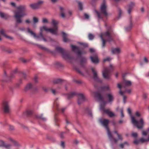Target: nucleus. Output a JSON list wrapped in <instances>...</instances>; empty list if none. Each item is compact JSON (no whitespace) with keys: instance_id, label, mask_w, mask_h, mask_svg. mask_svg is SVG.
Returning a JSON list of instances; mask_svg holds the SVG:
<instances>
[{"instance_id":"nucleus-1","label":"nucleus","mask_w":149,"mask_h":149,"mask_svg":"<svg viewBox=\"0 0 149 149\" xmlns=\"http://www.w3.org/2000/svg\"><path fill=\"white\" fill-rule=\"evenodd\" d=\"M58 23V21L54 19L52 20V24L54 28H48L46 26H43L40 28V33L39 35H36V33L31 30L29 28H27V32L36 38L38 39L40 37H41L45 42L52 41L53 40L50 38L49 37L45 38L44 37L42 34V31L44 30L46 31H48L53 34L57 35L58 28L57 25Z\"/></svg>"},{"instance_id":"nucleus-2","label":"nucleus","mask_w":149,"mask_h":149,"mask_svg":"<svg viewBox=\"0 0 149 149\" xmlns=\"http://www.w3.org/2000/svg\"><path fill=\"white\" fill-rule=\"evenodd\" d=\"M17 10L14 11V17L17 23H21L22 20L21 18L27 15L26 12V6L25 5H21L17 7Z\"/></svg>"},{"instance_id":"nucleus-3","label":"nucleus","mask_w":149,"mask_h":149,"mask_svg":"<svg viewBox=\"0 0 149 149\" xmlns=\"http://www.w3.org/2000/svg\"><path fill=\"white\" fill-rule=\"evenodd\" d=\"M95 95L96 97L98 100L102 102L101 103L100 105V109L104 112L107 113L109 117H111L114 116V114L112 111H110L109 109H105L104 107L106 104L107 102H104V100L103 97L101 95V94L99 92H95Z\"/></svg>"},{"instance_id":"nucleus-4","label":"nucleus","mask_w":149,"mask_h":149,"mask_svg":"<svg viewBox=\"0 0 149 149\" xmlns=\"http://www.w3.org/2000/svg\"><path fill=\"white\" fill-rule=\"evenodd\" d=\"M127 112L131 116V121L133 125L136 126L138 129L142 128L144 124L143 119L141 118L139 121L136 120L134 117L132 115L131 110L130 108L128 109Z\"/></svg>"},{"instance_id":"nucleus-5","label":"nucleus","mask_w":149,"mask_h":149,"mask_svg":"<svg viewBox=\"0 0 149 149\" xmlns=\"http://www.w3.org/2000/svg\"><path fill=\"white\" fill-rule=\"evenodd\" d=\"M100 122L106 128L109 138L111 140L114 142H116L118 140L114 139L112 136V135L108 127L109 120L108 119H101L100 120Z\"/></svg>"},{"instance_id":"nucleus-6","label":"nucleus","mask_w":149,"mask_h":149,"mask_svg":"<svg viewBox=\"0 0 149 149\" xmlns=\"http://www.w3.org/2000/svg\"><path fill=\"white\" fill-rule=\"evenodd\" d=\"M17 69L14 70L12 72L10 76L7 75L6 72L5 70L4 71L3 79L2 81L6 83H10L12 82V79L14 78L15 74L17 73Z\"/></svg>"},{"instance_id":"nucleus-7","label":"nucleus","mask_w":149,"mask_h":149,"mask_svg":"<svg viewBox=\"0 0 149 149\" xmlns=\"http://www.w3.org/2000/svg\"><path fill=\"white\" fill-rule=\"evenodd\" d=\"M100 37L102 41V47H103L105 46L106 41L110 42L113 40L108 31H107L103 35L101 34Z\"/></svg>"},{"instance_id":"nucleus-8","label":"nucleus","mask_w":149,"mask_h":149,"mask_svg":"<svg viewBox=\"0 0 149 149\" xmlns=\"http://www.w3.org/2000/svg\"><path fill=\"white\" fill-rule=\"evenodd\" d=\"M113 66L111 65H110L109 68H104V70L102 72L103 76L104 78L107 79H110V71L113 70Z\"/></svg>"},{"instance_id":"nucleus-9","label":"nucleus","mask_w":149,"mask_h":149,"mask_svg":"<svg viewBox=\"0 0 149 149\" xmlns=\"http://www.w3.org/2000/svg\"><path fill=\"white\" fill-rule=\"evenodd\" d=\"M104 2L101 5L100 8L101 13L106 17L108 15V13L107 11V6L105 2V0H103Z\"/></svg>"},{"instance_id":"nucleus-10","label":"nucleus","mask_w":149,"mask_h":149,"mask_svg":"<svg viewBox=\"0 0 149 149\" xmlns=\"http://www.w3.org/2000/svg\"><path fill=\"white\" fill-rule=\"evenodd\" d=\"M86 100L85 95L82 94H79L78 97V103L80 104Z\"/></svg>"},{"instance_id":"nucleus-11","label":"nucleus","mask_w":149,"mask_h":149,"mask_svg":"<svg viewBox=\"0 0 149 149\" xmlns=\"http://www.w3.org/2000/svg\"><path fill=\"white\" fill-rule=\"evenodd\" d=\"M72 51L76 52L77 54L79 56L81 55L83 53H85V52L81 51L80 50L79 47L76 46L72 45Z\"/></svg>"},{"instance_id":"nucleus-12","label":"nucleus","mask_w":149,"mask_h":149,"mask_svg":"<svg viewBox=\"0 0 149 149\" xmlns=\"http://www.w3.org/2000/svg\"><path fill=\"white\" fill-rule=\"evenodd\" d=\"M4 112L5 113H8L10 111V109L8 102L7 101H4L3 103Z\"/></svg>"},{"instance_id":"nucleus-13","label":"nucleus","mask_w":149,"mask_h":149,"mask_svg":"<svg viewBox=\"0 0 149 149\" xmlns=\"http://www.w3.org/2000/svg\"><path fill=\"white\" fill-rule=\"evenodd\" d=\"M91 70L93 74V77L94 79L97 82H102V80L98 78L97 76V72L95 69L93 68H92Z\"/></svg>"},{"instance_id":"nucleus-14","label":"nucleus","mask_w":149,"mask_h":149,"mask_svg":"<svg viewBox=\"0 0 149 149\" xmlns=\"http://www.w3.org/2000/svg\"><path fill=\"white\" fill-rule=\"evenodd\" d=\"M55 50L61 54L64 58H65V52L64 49L61 47L56 46L55 47Z\"/></svg>"},{"instance_id":"nucleus-15","label":"nucleus","mask_w":149,"mask_h":149,"mask_svg":"<svg viewBox=\"0 0 149 149\" xmlns=\"http://www.w3.org/2000/svg\"><path fill=\"white\" fill-rule=\"evenodd\" d=\"M43 2L42 1H40L37 3L31 4L30 5V6L32 9H36L40 7V5Z\"/></svg>"},{"instance_id":"nucleus-16","label":"nucleus","mask_w":149,"mask_h":149,"mask_svg":"<svg viewBox=\"0 0 149 149\" xmlns=\"http://www.w3.org/2000/svg\"><path fill=\"white\" fill-rule=\"evenodd\" d=\"M92 62L94 63H98L99 62L98 57L96 54H95L90 57Z\"/></svg>"},{"instance_id":"nucleus-17","label":"nucleus","mask_w":149,"mask_h":149,"mask_svg":"<svg viewBox=\"0 0 149 149\" xmlns=\"http://www.w3.org/2000/svg\"><path fill=\"white\" fill-rule=\"evenodd\" d=\"M33 85L31 83H29L26 84L24 87V91H26L29 90H31L33 87Z\"/></svg>"},{"instance_id":"nucleus-18","label":"nucleus","mask_w":149,"mask_h":149,"mask_svg":"<svg viewBox=\"0 0 149 149\" xmlns=\"http://www.w3.org/2000/svg\"><path fill=\"white\" fill-rule=\"evenodd\" d=\"M58 98H57L55 100L54 104V106L55 109L58 111H60V108L59 107V104L57 102Z\"/></svg>"},{"instance_id":"nucleus-19","label":"nucleus","mask_w":149,"mask_h":149,"mask_svg":"<svg viewBox=\"0 0 149 149\" xmlns=\"http://www.w3.org/2000/svg\"><path fill=\"white\" fill-rule=\"evenodd\" d=\"M114 133H116V134L117 135V136H118V139H117L118 140H117V141L116 142H113V141H112L110 139V141H111V142L112 143H117L118 141V140H120L121 141H122L123 139V138L122 137V135L121 134H119L116 131V130H115L114 131ZM112 136V137L114 139H115L114 138L113 136Z\"/></svg>"},{"instance_id":"nucleus-20","label":"nucleus","mask_w":149,"mask_h":149,"mask_svg":"<svg viewBox=\"0 0 149 149\" xmlns=\"http://www.w3.org/2000/svg\"><path fill=\"white\" fill-rule=\"evenodd\" d=\"M111 51L112 53L113 54H118L121 52L120 49L119 48H113Z\"/></svg>"},{"instance_id":"nucleus-21","label":"nucleus","mask_w":149,"mask_h":149,"mask_svg":"<svg viewBox=\"0 0 149 149\" xmlns=\"http://www.w3.org/2000/svg\"><path fill=\"white\" fill-rule=\"evenodd\" d=\"M134 6L135 4L133 2H131L128 6V12L129 14L131 13V10Z\"/></svg>"},{"instance_id":"nucleus-22","label":"nucleus","mask_w":149,"mask_h":149,"mask_svg":"<svg viewBox=\"0 0 149 149\" xmlns=\"http://www.w3.org/2000/svg\"><path fill=\"white\" fill-rule=\"evenodd\" d=\"M106 96L109 102H111L113 101L114 97L113 95L111 93H108L107 94Z\"/></svg>"},{"instance_id":"nucleus-23","label":"nucleus","mask_w":149,"mask_h":149,"mask_svg":"<svg viewBox=\"0 0 149 149\" xmlns=\"http://www.w3.org/2000/svg\"><path fill=\"white\" fill-rule=\"evenodd\" d=\"M133 26V24L132 22L131 19L130 20V24L129 26L125 28V30L127 31H130L132 29Z\"/></svg>"},{"instance_id":"nucleus-24","label":"nucleus","mask_w":149,"mask_h":149,"mask_svg":"<svg viewBox=\"0 0 149 149\" xmlns=\"http://www.w3.org/2000/svg\"><path fill=\"white\" fill-rule=\"evenodd\" d=\"M76 94L75 93L73 92L70 93L67 95L66 94V96L67 95L68 99H70L73 97V96L75 95Z\"/></svg>"},{"instance_id":"nucleus-25","label":"nucleus","mask_w":149,"mask_h":149,"mask_svg":"<svg viewBox=\"0 0 149 149\" xmlns=\"http://www.w3.org/2000/svg\"><path fill=\"white\" fill-rule=\"evenodd\" d=\"M0 16L2 18L7 19L9 17V16L7 14L0 12Z\"/></svg>"},{"instance_id":"nucleus-26","label":"nucleus","mask_w":149,"mask_h":149,"mask_svg":"<svg viewBox=\"0 0 149 149\" xmlns=\"http://www.w3.org/2000/svg\"><path fill=\"white\" fill-rule=\"evenodd\" d=\"M63 80L60 79H55L53 81V83L54 84H58L62 82Z\"/></svg>"},{"instance_id":"nucleus-27","label":"nucleus","mask_w":149,"mask_h":149,"mask_svg":"<svg viewBox=\"0 0 149 149\" xmlns=\"http://www.w3.org/2000/svg\"><path fill=\"white\" fill-rule=\"evenodd\" d=\"M123 83L126 86H129L132 84V83L130 81L125 80L124 81Z\"/></svg>"},{"instance_id":"nucleus-28","label":"nucleus","mask_w":149,"mask_h":149,"mask_svg":"<svg viewBox=\"0 0 149 149\" xmlns=\"http://www.w3.org/2000/svg\"><path fill=\"white\" fill-rule=\"evenodd\" d=\"M72 15V12L70 10H68L66 13V18H68Z\"/></svg>"},{"instance_id":"nucleus-29","label":"nucleus","mask_w":149,"mask_h":149,"mask_svg":"<svg viewBox=\"0 0 149 149\" xmlns=\"http://www.w3.org/2000/svg\"><path fill=\"white\" fill-rule=\"evenodd\" d=\"M95 12L97 15V17L98 19H103V18L100 13L96 10H95Z\"/></svg>"},{"instance_id":"nucleus-30","label":"nucleus","mask_w":149,"mask_h":149,"mask_svg":"<svg viewBox=\"0 0 149 149\" xmlns=\"http://www.w3.org/2000/svg\"><path fill=\"white\" fill-rule=\"evenodd\" d=\"M125 145L128 146L129 145V144L127 142H125L124 143L120 144V146L121 148H123Z\"/></svg>"},{"instance_id":"nucleus-31","label":"nucleus","mask_w":149,"mask_h":149,"mask_svg":"<svg viewBox=\"0 0 149 149\" xmlns=\"http://www.w3.org/2000/svg\"><path fill=\"white\" fill-rule=\"evenodd\" d=\"M39 47L41 49L45 50V51H46V52H49V50L48 49L42 45H40L39 46Z\"/></svg>"},{"instance_id":"nucleus-32","label":"nucleus","mask_w":149,"mask_h":149,"mask_svg":"<svg viewBox=\"0 0 149 149\" xmlns=\"http://www.w3.org/2000/svg\"><path fill=\"white\" fill-rule=\"evenodd\" d=\"M60 10L61 12V15L62 17H64L65 14L63 12V8L61 7H60Z\"/></svg>"},{"instance_id":"nucleus-33","label":"nucleus","mask_w":149,"mask_h":149,"mask_svg":"<svg viewBox=\"0 0 149 149\" xmlns=\"http://www.w3.org/2000/svg\"><path fill=\"white\" fill-rule=\"evenodd\" d=\"M78 3L79 9L81 10H82L83 9L82 3L79 1L78 2Z\"/></svg>"},{"instance_id":"nucleus-34","label":"nucleus","mask_w":149,"mask_h":149,"mask_svg":"<svg viewBox=\"0 0 149 149\" xmlns=\"http://www.w3.org/2000/svg\"><path fill=\"white\" fill-rule=\"evenodd\" d=\"M37 118H39L44 121L46 120V118L45 117H43V115L42 114L40 116H37Z\"/></svg>"},{"instance_id":"nucleus-35","label":"nucleus","mask_w":149,"mask_h":149,"mask_svg":"<svg viewBox=\"0 0 149 149\" xmlns=\"http://www.w3.org/2000/svg\"><path fill=\"white\" fill-rule=\"evenodd\" d=\"M110 89L109 86L108 85L103 86L102 88V90L103 91L105 90H109Z\"/></svg>"},{"instance_id":"nucleus-36","label":"nucleus","mask_w":149,"mask_h":149,"mask_svg":"<svg viewBox=\"0 0 149 149\" xmlns=\"http://www.w3.org/2000/svg\"><path fill=\"white\" fill-rule=\"evenodd\" d=\"M38 90V89L37 88L33 87L31 89L32 92L33 93H34L36 92Z\"/></svg>"},{"instance_id":"nucleus-37","label":"nucleus","mask_w":149,"mask_h":149,"mask_svg":"<svg viewBox=\"0 0 149 149\" xmlns=\"http://www.w3.org/2000/svg\"><path fill=\"white\" fill-rule=\"evenodd\" d=\"M88 37L90 40H92L94 38V36L91 33H89L88 35Z\"/></svg>"},{"instance_id":"nucleus-38","label":"nucleus","mask_w":149,"mask_h":149,"mask_svg":"<svg viewBox=\"0 0 149 149\" xmlns=\"http://www.w3.org/2000/svg\"><path fill=\"white\" fill-rule=\"evenodd\" d=\"M65 133L64 132H61L60 133V138L62 139H63L64 138Z\"/></svg>"},{"instance_id":"nucleus-39","label":"nucleus","mask_w":149,"mask_h":149,"mask_svg":"<svg viewBox=\"0 0 149 149\" xmlns=\"http://www.w3.org/2000/svg\"><path fill=\"white\" fill-rule=\"evenodd\" d=\"M86 61V60L85 58L83 57L81 58V63L82 64L84 63H85Z\"/></svg>"},{"instance_id":"nucleus-40","label":"nucleus","mask_w":149,"mask_h":149,"mask_svg":"<svg viewBox=\"0 0 149 149\" xmlns=\"http://www.w3.org/2000/svg\"><path fill=\"white\" fill-rule=\"evenodd\" d=\"M38 19L37 18L34 17H33V21L34 24L37 23L38 22Z\"/></svg>"},{"instance_id":"nucleus-41","label":"nucleus","mask_w":149,"mask_h":149,"mask_svg":"<svg viewBox=\"0 0 149 149\" xmlns=\"http://www.w3.org/2000/svg\"><path fill=\"white\" fill-rule=\"evenodd\" d=\"M22 79H20L19 82L16 84V86L17 87H19L20 85L22 82Z\"/></svg>"},{"instance_id":"nucleus-42","label":"nucleus","mask_w":149,"mask_h":149,"mask_svg":"<svg viewBox=\"0 0 149 149\" xmlns=\"http://www.w3.org/2000/svg\"><path fill=\"white\" fill-rule=\"evenodd\" d=\"M57 114L55 113L54 115V121L55 122V125H58L56 123V122L58 120V119L56 117Z\"/></svg>"},{"instance_id":"nucleus-43","label":"nucleus","mask_w":149,"mask_h":149,"mask_svg":"<svg viewBox=\"0 0 149 149\" xmlns=\"http://www.w3.org/2000/svg\"><path fill=\"white\" fill-rule=\"evenodd\" d=\"M79 43L84 47H86L88 46V45L87 44L80 42H79Z\"/></svg>"},{"instance_id":"nucleus-44","label":"nucleus","mask_w":149,"mask_h":149,"mask_svg":"<svg viewBox=\"0 0 149 149\" xmlns=\"http://www.w3.org/2000/svg\"><path fill=\"white\" fill-rule=\"evenodd\" d=\"M146 139H145L142 138L140 139L139 140H140V142H141V143H143L145 142H147V141H146Z\"/></svg>"},{"instance_id":"nucleus-45","label":"nucleus","mask_w":149,"mask_h":149,"mask_svg":"<svg viewBox=\"0 0 149 149\" xmlns=\"http://www.w3.org/2000/svg\"><path fill=\"white\" fill-rule=\"evenodd\" d=\"M111 59L109 57H107L103 60L104 62L106 61H110Z\"/></svg>"},{"instance_id":"nucleus-46","label":"nucleus","mask_w":149,"mask_h":149,"mask_svg":"<svg viewBox=\"0 0 149 149\" xmlns=\"http://www.w3.org/2000/svg\"><path fill=\"white\" fill-rule=\"evenodd\" d=\"M5 146V143L3 141L0 140V146Z\"/></svg>"},{"instance_id":"nucleus-47","label":"nucleus","mask_w":149,"mask_h":149,"mask_svg":"<svg viewBox=\"0 0 149 149\" xmlns=\"http://www.w3.org/2000/svg\"><path fill=\"white\" fill-rule=\"evenodd\" d=\"M140 140H138L137 139H136L135 140L134 142V143L136 144H138L140 143Z\"/></svg>"},{"instance_id":"nucleus-48","label":"nucleus","mask_w":149,"mask_h":149,"mask_svg":"<svg viewBox=\"0 0 149 149\" xmlns=\"http://www.w3.org/2000/svg\"><path fill=\"white\" fill-rule=\"evenodd\" d=\"M60 146L61 147H62L63 148H64L65 146V142L64 141H61V143L60 144Z\"/></svg>"},{"instance_id":"nucleus-49","label":"nucleus","mask_w":149,"mask_h":149,"mask_svg":"<svg viewBox=\"0 0 149 149\" xmlns=\"http://www.w3.org/2000/svg\"><path fill=\"white\" fill-rule=\"evenodd\" d=\"M33 80L35 83H37L38 82V78L36 76L34 77L33 78Z\"/></svg>"},{"instance_id":"nucleus-50","label":"nucleus","mask_w":149,"mask_h":149,"mask_svg":"<svg viewBox=\"0 0 149 149\" xmlns=\"http://www.w3.org/2000/svg\"><path fill=\"white\" fill-rule=\"evenodd\" d=\"M132 135L133 137L136 138L137 136V134L136 133H134L132 134Z\"/></svg>"},{"instance_id":"nucleus-51","label":"nucleus","mask_w":149,"mask_h":149,"mask_svg":"<svg viewBox=\"0 0 149 149\" xmlns=\"http://www.w3.org/2000/svg\"><path fill=\"white\" fill-rule=\"evenodd\" d=\"M55 64L57 66H60L61 65V63L58 62H56L55 63Z\"/></svg>"},{"instance_id":"nucleus-52","label":"nucleus","mask_w":149,"mask_h":149,"mask_svg":"<svg viewBox=\"0 0 149 149\" xmlns=\"http://www.w3.org/2000/svg\"><path fill=\"white\" fill-rule=\"evenodd\" d=\"M62 33L63 34V42H65V33L64 32H62Z\"/></svg>"},{"instance_id":"nucleus-53","label":"nucleus","mask_w":149,"mask_h":149,"mask_svg":"<svg viewBox=\"0 0 149 149\" xmlns=\"http://www.w3.org/2000/svg\"><path fill=\"white\" fill-rule=\"evenodd\" d=\"M147 134V132L146 131H143L142 132V134L143 135L146 136Z\"/></svg>"},{"instance_id":"nucleus-54","label":"nucleus","mask_w":149,"mask_h":149,"mask_svg":"<svg viewBox=\"0 0 149 149\" xmlns=\"http://www.w3.org/2000/svg\"><path fill=\"white\" fill-rule=\"evenodd\" d=\"M120 112H121V116L122 118H123L124 117V115L123 114V109H121V110Z\"/></svg>"},{"instance_id":"nucleus-55","label":"nucleus","mask_w":149,"mask_h":149,"mask_svg":"<svg viewBox=\"0 0 149 149\" xmlns=\"http://www.w3.org/2000/svg\"><path fill=\"white\" fill-rule=\"evenodd\" d=\"M42 22L44 23H46L48 22V20L46 18H44L42 20Z\"/></svg>"},{"instance_id":"nucleus-56","label":"nucleus","mask_w":149,"mask_h":149,"mask_svg":"<svg viewBox=\"0 0 149 149\" xmlns=\"http://www.w3.org/2000/svg\"><path fill=\"white\" fill-rule=\"evenodd\" d=\"M27 114L28 115H30L32 113V111L30 110H28L27 111Z\"/></svg>"},{"instance_id":"nucleus-57","label":"nucleus","mask_w":149,"mask_h":149,"mask_svg":"<svg viewBox=\"0 0 149 149\" xmlns=\"http://www.w3.org/2000/svg\"><path fill=\"white\" fill-rule=\"evenodd\" d=\"M9 128L10 130H13L14 129V127L13 126L10 125L9 126Z\"/></svg>"},{"instance_id":"nucleus-58","label":"nucleus","mask_w":149,"mask_h":149,"mask_svg":"<svg viewBox=\"0 0 149 149\" xmlns=\"http://www.w3.org/2000/svg\"><path fill=\"white\" fill-rule=\"evenodd\" d=\"M136 116L139 117L140 116V113L138 111H136Z\"/></svg>"},{"instance_id":"nucleus-59","label":"nucleus","mask_w":149,"mask_h":149,"mask_svg":"<svg viewBox=\"0 0 149 149\" xmlns=\"http://www.w3.org/2000/svg\"><path fill=\"white\" fill-rule=\"evenodd\" d=\"M127 99V97L125 95L123 96V102L124 103H125L126 102V100Z\"/></svg>"},{"instance_id":"nucleus-60","label":"nucleus","mask_w":149,"mask_h":149,"mask_svg":"<svg viewBox=\"0 0 149 149\" xmlns=\"http://www.w3.org/2000/svg\"><path fill=\"white\" fill-rule=\"evenodd\" d=\"M118 87L120 89H121L122 87V86L120 84L118 83L117 84Z\"/></svg>"},{"instance_id":"nucleus-61","label":"nucleus","mask_w":149,"mask_h":149,"mask_svg":"<svg viewBox=\"0 0 149 149\" xmlns=\"http://www.w3.org/2000/svg\"><path fill=\"white\" fill-rule=\"evenodd\" d=\"M88 112V114L91 116H92V113L91 111H88L87 110Z\"/></svg>"},{"instance_id":"nucleus-62","label":"nucleus","mask_w":149,"mask_h":149,"mask_svg":"<svg viewBox=\"0 0 149 149\" xmlns=\"http://www.w3.org/2000/svg\"><path fill=\"white\" fill-rule=\"evenodd\" d=\"M84 17L86 19H88L89 17V16L86 13L84 14Z\"/></svg>"},{"instance_id":"nucleus-63","label":"nucleus","mask_w":149,"mask_h":149,"mask_svg":"<svg viewBox=\"0 0 149 149\" xmlns=\"http://www.w3.org/2000/svg\"><path fill=\"white\" fill-rule=\"evenodd\" d=\"M51 91H52V92L53 93V94H55L56 93V91L55 90L53 89H52Z\"/></svg>"},{"instance_id":"nucleus-64","label":"nucleus","mask_w":149,"mask_h":149,"mask_svg":"<svg viewBox=\"0 0 149 149\" xmlns=\"http://www.w3.org/2000/svg\"><path fill=\"white\" fill-rule=\"evenodd\" d=\"M125 92V91L124 92L122 91L121 90L120 91V93L122 95H123L124 93Z\"/></svg>"}]
</instances>
